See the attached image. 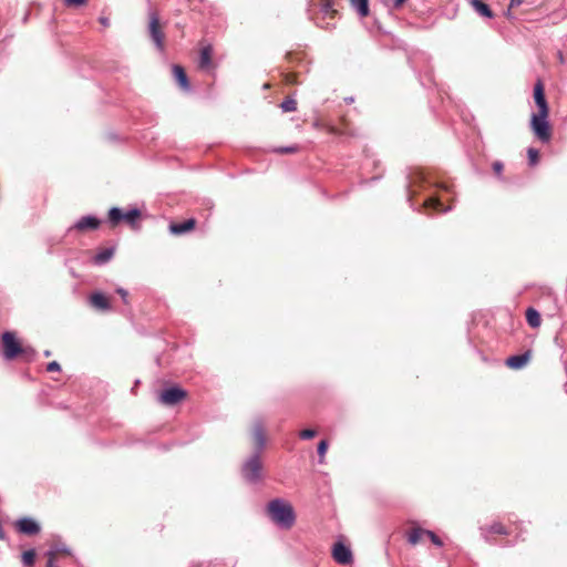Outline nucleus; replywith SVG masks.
<instances>
[{
    "instance_id": "4be33fe9",
    "label": "nucleus",
    "mask_w": 567,
    "mask_h": 567,
    "mask_svg": "<svg viewBox=\"0 0 567 567\" xmlns=\"http://www.w3.org/2000/svg\"><path fill=\"white\" fill-rule=\"evenodd\" d=\"M485 530L493 535H509L508 528L501 522H494L488 527L485 528Z\"/></svg>"
},
{
    "instance_id": "de8ad7c7",
    "label": "nucleus",
    "mask_w": 567,
    "mask_h": 567,
    "mask_svg": "<svg viewBox=\"0 0 567 567\" xmlns=\"http://www.w3.org/2000/svg\"><path fill=\"white\" fill-rule=\"evenodd\" d=\"M443 189L449 190L447 186H441Z\"/></svg>"
},
{
    "instance_id": "20e7f679",
    "label": "nucleus",
    "mask_w": 567,
    "mask_h": 567,
    "mask_svg": "<svg viewBox=\"0 0 567 567\" xmlns=\"http://www.w3.org/2000/svg\"><path fill=\"white\" fill-rule=\"evenodd\" d=\"M548 115L549 113H535L530 120V127L535 136L544 143L549 142L551 138V127L547 121Z\"/></svg>"
},
{
    "instance_id": "6e6552de",
    "label": "nucleus",
    "mask_w": 567,
    "mask_h": 567,
    "mask_svg": "<svg viewBox=\"0 0 567 567\" xmlns=\"http://www.w3.org/2000/svg\"><path fill=\"white\" fill-rule=\"evenodd\" d=\"M16 527L19 533L29 536L37 535L41 530L39 523L31 517H22L18 519Z\"/></svg>"
},
{
    "instance_id": "9b49d317",
    "label": "nucleus",
    "mask_w": 567,
    "mask_h": 567,
    "mask_svg": "<svg viewBox=\"0 0 567 567\" xmlns=\"http://www.w3.org/2000/svg\"><path fill=\"white\" fill-rule=\"evenodd\" d=\"M333 559L341 565H349L353 560L351 550L342 543H337L332 549Z\"/></svg>"
},
{
    "instance_id": "423d86ee",
    "label": "nucleus",
    "mask_w": 567,
    "mask_h": 567,
    "mask_svg": "<svg viewBox=\"0 0 567 567\" xmlns=\"http://www.w3.org/2000/svg\"><path fill=\"white\" fill-rule=\"evenodd\" d=\"M250 441L254 447V453L261 454L267 441L266 426L262 421L256 420L252 422L250 426Z\"/></svg>"
},
{
    "instance_id": "f03ea898",
    "label": "nucleus",
    "mask_w": 567,
    "mask_h": 567,
    "mask_svg": "<svg viewBox=\"0 0 567 567\" xmlns=\"http://www.w3.org/2000/svg\"><path fill=\"white\" fill-rule=\"evenodd\" d=\"M241 475L248 483H258L262 478V461L260 453H254L241 466Z\"/></svg>"
},
{
    "instance_id": "ddd939ff",
    "label": "nucleus",
    "mask_w": 567,
    "mask_h": 567,
    "mask_svg": "<svg viewBox=\"0 0 567 567\" xmlns=\"http://www.w3.org/2000/svg\"><path fill=\"white\" fill-rule=\"evenodd\" d=\"M194 227H195V219L189 218L182 223H171L168 226V230L174 236H181V235L188 233Z\"/></svg>"
},
{
    "instance_id": "5701e85b",
    "label": "nucleus",
    "mask_w": 567,
    "mask_h": 567,
    "mask_svg": "<svg viewBox=\"0 0 567 567\" xmlns=\"http://www.w3.org/2000/svg\"><path fill=\"white\" fill-rule=\"evenodd\" d=\"M113 254L114 250L112 248H105L95 255L94 261L97 265H103L113 257Z\"/></svg>"
},
{
    "instance_id": "f704fd0d",
    "label": "nucleus",
    "mask_w": 567,
    "mask_h": 567,
    "mask_svg": "<svg viewBox=\"0 0 567 567\" xmlns=\"http://www.w3.org/2000/svg\"><path fill=\"white\" fill-rule=\"evenodd\" d=\"M317 434V432L315 430H311V429H306V430H302L300 433H299V436L302 439V440H310L312 437H315Z\"/></svg>"
},
{
    "instance_id": "b1692460",
    "label": "nucleus",
    "mask_w": 567,
    "mask_h": 567,
    "mask_svg": "<svg viewBox=\"0 0 567 567\" xmlns=\"http://www.w3.org/2000/svg\"><path fill=\"white\" fill-rule=\"evenodd\" d=\"M351 4L358 10L361 17H368L370 13L368 0H350Z\"/></svg>"
},
{
    "instance_id": "c85d7f7f",
    "label": "nucleus",
    "mask_w": 567,
    "mask_h": 567,
    "mask_svg": "<svg viewBox=\"0 0 567 567\" xmlns=\"http://www.w3.org/2000/svg\"><path fill=\"white\" fill-rule=\"evenodd\" d=\"M338 127L340 130H346V128L348 130V132L343 133L342 135L353 136L355 134L350 125V122L348 121V118L346 116L340 117V125H338Z\"/></svg>"
},
{
    "instance_id": "72a5a7b5",
    "label": "nucleus",
    "mask_w": 567,
    "mask_h": 567,
    "mask_svg": "<svg viewBox=\"0 0 567 567\" xmlns=\"http://www.w3.org/2000/svg\"><path fill=\"white\" fill-rule=\"evenodd\" d=\"M328 450V442L326 440H322L318 444V454L320 456V462H323L324 454Z\"/></svg>"
},
{
    "instance_id": "4468645a",
    "label": "nucleus",
    "mask_w": 567,
    "mask_h": 567,
    "mask_svg": "<svg viewBox=\"0 0 567 567\" xmlns=\"http://www.w3.org/2000/svg\"><path fill=\"white\" fill-rule=\"evenodd\" d=\"M529 359H530V352L527 351L523 354L508 357L506 359L505 363L509 369L518 370V369H522L524 365H526L527 362L529 361Z\"/></svg>"
},
{
    "instance_id": "39448f33",
    "label": "nucleus",
    "mask_w": 567,
    "mask_h": 567,
    "mask_svg": "<svg viewBox=\"0 0 567 567\" xmlns=\"http://www.w3.org/2000/svg\"><path fill=\"white\" fill-rule=\"evenodd\" d=\"M187 396V392L181 386L173 385L164 389L157 395V401L166 406H174Z\"/></svg>"
},
{
    "instance_id": "49530a36",
    "label": "nucleus",
    "mask_w": 567,
    "mask_h": 567,
    "mask_svg": "<svg viewBox=\"0 0 567 567\" xmlns=\"http://www.w3.org/2000/svg\"><path fill=\"white\" fill-rule=\"evenodd\" d=\"M44 355H45V357H50V355H51V351H50V350H45V351H44Z\"/></svg>"
},
{
    "instance_id": "2eb2a0df",
    "label": "nucleus",
    "mask_w": 567,
    "mask_h": 567,
    "mask_svg": "<svg viewBox=\"0 0 567 567\" xmlns=\"http://www.w3.org/2000/svg\"><path fill=\"white\" fill-rule=\"evenodd\" d=\"M91 305L102 311L110 310L111 306L107 298L102 292H94L90 297Z\"/></svg>"
},
{
    "instance_id": "c9c22d12",
    "label": "nucleus",
    "mask_w": 567,
    "mask_h": 567,
    "mask_svg": "<svg viewBox=\"0 0 567 567\" xmlns=\"http://www.w3.org/2000/svg\"><path fill=\"white\" fill-rule=\"evenodd\" d=\"M284 82L286 84L295 85L297 84V74L295 73H285L284 74Z\"/></svg>"
},
{
    "instance_id": "bb28decb",
    "label": "nucleus",
    "mask_w": 567,
    "mask_h": 567,
    "mask_svg": "<svg viewBox=\"0 0 567 567\" xmlns=\"http://www.w3.org/2000/svg\"><path fill=\"white\" fill-rule=\"evenodd\" d=\"M35 559V550L34 549H28L22 554V564L25 567H32Z\"/></svg>"
},
{
    "instance_id": "4c0bfd02",
    "label": "nucleus",
    "mask_w": 567,
    "mask_h": 567,
    "mask_svg": "<svg viewBox=\"0 0 567 567\" xmlns=\"http://www.w3.org/2000/svg\"><path fill=\"white\" fill-rule=\"evenodd\" d=\"M426 537H429L436 546H442L443 544L442 540L431 530H426Z\"/></svg>"
},
{
    "instance_id": "a878e982",
    "label": "nucleus",
    "mask_w": 567,
    "mask_h": 567,
    "mask_svg": "<svg viewBox=\"0 0 567 567\" xmlns=\"http://www.w3.org/2000/svg\"><path fill=\"white\" fill-rule=\"evenodd\" d=\"M109 218L112 224H118L123 220V212L118 207H112L109 212Z\"/></svg>"
},
{
    "instance_id": "f257e3e1",
    "label": "nucleus",
    "mask_w": 567,
    "mask_h": 567,
    "mask_svg": "<svg viewBox=\"0 0 567 567\" xmlns=\"http://www.w3.org/2000/svg\"><path fill=\"white\" fill-rule=\"evenodd\" d=\"M266 513L276 525L284 529H290L296 523L295 509L286 499H271L266 506Z\"/></svg>"
},
{
    "instance_id": "a211bd4d",
    "label": "nucleus",
    "mask_w": 567,
    "mask_h": 567,
    "mask_svg": "<svg viewBox=\"0 0 567 567\" xmlns=\"http://www.w3.org/2000/svg\"><path fill=\"white\" fill-rule=\"evenodd\" d=\"M423 206L425 208H432L439 213H445L451 209V206H444V204L437 198V197H430L427 198Z\"/></svg>"
},
{
    "instance_id": "cd10ccee",
    "label": "nucleus",
    "mask_w": 567,
    "mask_h": 567,
    "mask_svg": "<svg viewBox=\"0 0 567 567\" xmlns=\"http://www.w3.org/2000/svg\"><path fill=\"white\" fill-rule=\"evenodd\" d=\"M280 107L284 112H293L297 110V101L288 96L281 102Z\"/></svg>"
},
{
    "instance_id": "c03bdc74",
    "label": "nucleus",
    "mask_w": 567,
    "mask_h": 567,
    "mask_svg": "<svg viewBox=\"0 0 567 567\" xmlns=\"http://www.w3.org/2000/svg\"><path fill=\"white\" fill-rule=\"evenodd\" d=\"M406 0H393V8H401Z\"/></svg>"
},
{
    "instance_id": "393cba45",
    "label": "nucleus",
    "mask_w": 567,
    "mask_h": 567,
    "mask_svg": "<svg viewBox=\"0 0 567 567\" xmlns=\"http://www.w3.org/2000/svg\"><path fill=\"white\" fill-rule=\"evenodd\" d=\"M141 212L137 208H132L127 210L126 213H123V220L128 223L130 225H134L136 219L140 217Z\"/></svg>"
},
{
    "instance_id": "473e14b6",
    "label": "nucleus",
    "mask_w": 567,
    "mask_h": 567,
    "mask_svg": "<svg viewBox=\"0 0 567 567\" xmlns=\"http://www.w3.org/2000/svg\"><path fill=\"white\" fill-rule=\"evenodd\" d=\"M49 550H54V556L60 553L71 554L70 549L64 544H55Z\"/></svg>"
},
{
    "instance_id": "7c9ffc66",
    "label": "nucleus",
    "mask_w": 567,
    "mask_h": 567,
    "mask_svg": "<svg viewBox=\"0 0 567 567\" xmlns=\"http://www.w3.org/2000/svg\"><path fill=\"white\" fill-rule=\"evenodd\" d=\"M333 6H334V0H322V3H321L322 10L326 13L331 14V17H333L337 13V10L333 9Z\"/></svg>"
},
{
    "instance_id": "79ce46f5",
    "label": "nucleus",
    "mask_w": 567,
    "mask_h": 567,
    "mask_svg": "<svg viewBox=\"0 0 567 567\" xmlns=\"http://www.w3.org/2000/svg\"><path fill=\"white\" fill-rule=\"evenodd\" d=\"M523 2H524V0H511L508 9H507V16L509 17L511 11L515 8H518Z\"/></svg>"
},
{
    "instance_id": "dca6fc26",
    "label": "nucleus",
    "mask_w": 567,
    "mask_h": 567,
    "mask_svg": "<svg viewBox=\"0 0 567 567\" xmlns=\"http://www.w3.org/2000/svg\"><path fill=\"white\" fill-rule=\"evenodd\" d=\"M313 127L317 130H324L329 134H343L348 130H340L337 125H332L323 120H317L313 122Z\"/></svg>"
},
{
    "instance_id": "58836bf2",
    "label": "nucleus",
    "mask_w": 567,
    "mask_h": 567,
    "mask_svg": "<svg viewBox=\"0 0 567 567\" xmlns=\"http://www.w3.org/2000/svg\"><path fill=\"white\" fill-rule=\"evenodd\" d=\"M68 7H81L86 3L87 0H63Z\"/></svg>"
},
{
    "instance_id": "1a4fd4ad",
    "label": "nucleus",
    "mask_w": 567,
    "mask_h": 567,
    "mask_svg": "<svg viewBox=\"0 0 567 567\" xmlns=\"http://www.w3.org/2000/svg\"><path fill=\"white\" fill-rule=\"evenodd\" d=\"M534 100L538 107L537 113H549V106L545 97V86L542 80H537L534 86Z\"/></svg>"
},
{
    "instance_id": "9d476101",
    "label": "nucleus",
    "mask_w": 567,
    "mask_h": 567,
    "mask_svg": "<svg viewBox=\"0 0 567 567\" xmlns=\"http://www.w3.org/2000/svg\"><path fill=\"white\" fill-rule=\"evenodd\" d=\"M101 221L92 215L82 216L75 224L69 228V231L75 229L78 231L94 230L99 228Z\"/></svg>"
},
{
    "instance_id": "7ed1b4c3",
    "label": "nucleus",
    "mask_w": 567,
    "mask_h": 567,
    "mask_svg": "<svg viewBox=\"0 0 567 567\" xmlns=\"http://www.w3.org/2000/svg\"><path fill=\"white\" fill-rule=\"evenodd\" d=\"M3 358L6 360H12L17 355L27 353L28 348H23L17 339V336L12 331H6L1 336Z\"/></svg>"
},
{
    "instance_id": "412c9836",
    "label": "nucleus",
    "mask_w": 567,
    "mask_h": 567,
    "mask_svg": "<svg viewBox=\"0 0 567 567\" xmlns=\"http://www.w3.org/2000/svg\"><path fill=\"white\" fill-rule=\"evenodd\" d=\"M526 321L532 328H538L542 323L539 312L534 308L526 310Z\"/></svg>"
},
{
    "instance_id": "f8f14e48",
    "label": "nucleus",
    "mask_w": 567,
    "mask_h": 567,
    "mask_svg": "<svg viewBox=\"0 0 567 567\" xmlns=\"http://www.w3.org/2000/svg\"><path fill=\"white\" fill-rule=\"evenodd\" d=\"M172 72L175 81L178 83L181 89L185 92H189L190 85L184 68L178 64H174L172 66Z\"/></svg>"
},
{
    "instance_id": "2f4dec72",
    "label": "nucleus",
    "mask_w": 567,
    "mask_h": 567,
    "mask_svg": "<svg viewBox=\"0 0 567 567\" xmlns=\"http://www.w3.org/2000/svg\"><path fill=\"white\" fill-rule=\"evenodd\" d=\"M528 159L530 165H536L539 159V152L533 147L528 148L527 151Z\"/></svg>"
},
{
    "instance_id": "6ab92c4d",
    "label": "nucleus",
    "mask_w": 567,
    "mask_h": 567,
    "mask_svg": "<svg viewBox=\"0 0 567 567\" xmlns=\"http://www.w3.org/2000/svg\"><path fill=\"white\" fill-rule=\"evenodd\" d=\"M471 4L475 9V11L477 13H480L481 16H483L485 18H493L494 17V13L491 10V8L488 7V4H486L482 0H471Z\"/></svg>"
},
{
    "instance_id": "aec40b11",
    "label": "nucleus",
    "mask_w": 567,
    "mask_h": 567,
    "mask_svg": "<svg viewBox=\"0 0 567 567\" xmlns=\"http://www.w3.org/2000/svg\"><path fill=\"white\" fill-rule=\"evenodd\" d=\"M212 47L208 44L202 49L199 68L208 70L212 63Z\"/></svg>"
},
{
    "instance_id": "f3484780",
    "label": "nucleus",
    "mask_w": 567,
    "mask_h": 567,
    "mask_svg": "<svg viewBox=\"0 0 567 567\" xmlns=\"http://www.w3.org/2000/svg\"><path fill=\"white\" fill-rule=\"evenodd\" d=\"M424 537H426V529L421 527H414L408 533V542L411 545H417L423 542Z\"/></svg>"
},
{
    "instance_id": "c756f323",
    "label": "nucleus",
    "mask_w": 567,
    "mask_h": 567,
    "mask_svg": "<svg viewBox=\"0 0 567 567\" xmlns=\"http://www.w3.org/2000/svg\"><path fill=\"white\" fill-rule=\"evenodd\" d=\"M299 151H300V147L298 145L274 148V152L278 153V154H293V153H298Z\"/></svg>"
},
{
    "instance_id": "a18cd8bd",
    "label": "nucleus",
    "mask_w": 567,
    "mask_h": 567,
    "mask_svg": "<svg viewBox=\"0 0 567 567\" xmlns=\"http://www.w3.org/2000/svg\"><path fill=\"white\" fill-rule=\"evenodd\" d=\"M100 23H101L102 25H104V27H109V25H110V21H109V19H107V18H104V17L100 18Z\"/></svg>"
},
{
    "instance_id": "37998d69",
    "label": "nucleus",
    "mask_w": 567,
    "mask_h": 567,
    "mask_svg": "<svg viewBox=\"0 0 567 567\" xmlns=\"http://www.w3.org/2000/svg\"><path fill=\"white\" fill-rule=\"evenodd\" d=\"M116 291L122 297L123 301L125 303H127V297H128L127 291L125 289H123V288H118Z\"/></svg>"
},
{
    "instance_id": "0eeeda50",
    "label": "nucleus",
    "mask_w": 567,
    "mask_h": 567,
    "mask_svg": "<svg viewBox=\"0 0 567 567\" xmlns=\"http://www.w3.org/2000/svg\"><path fill=\"white\" fill-rule=\"evenodd\" d=\"M148 32L152 41L158 51H164V33L159 25V19L156 12L150 13Z\"/></svg>"
},
{
    "instance_id": "ea45409f",
    "label": "nucleus",
    "mask_w": 567,
    "mask_h": 567,
    "mask_svg": "<svg viewBox=\"0 0 567 567\" xmlns=\"http://www.w3.org/2000/svg\"><path fill=\"white\" fill-rule=\"evenodd\" d=\"M492 168H493L494 173H495L497 176H499V175L502 174L503 169H504V165H503V163H501V162L496 161V162H494V163L492 164Z\"/></svg>"
},
{
    "instance_id": "a19ab883",
    "label": "nucleus",
    "mask_w": 567,
    "mask_h": 567,
    "mask_svg": "<svg viewBox=\"0 0 567 567\" xmlns=\"http://www.w3.org/2000/svg\"><path fill=\"white\" fill-rule=\"evenodd\" d=\"M47 370L49 372H59L61 370V365L56 361H52L47 365Z\"/></svg>"
},
{
    "instance_id": "e433bc0d",
    "label": "nucleus",
    "mask_w": 567,
    "mask_h": 567,
    "mask_svg": "<svg viewBox=\"0 0 567 567\" xmlns=\"http://www.w3.org/2000/svg\"><path fill=\"white\" fill-rule=\"evenodd\" d=\"M45 555L48 557L47 567H58L54 563V559H55L54 550H48Z\"/></svg>"
}]
</instances>
